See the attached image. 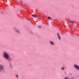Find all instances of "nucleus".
Returning a JSON list of instances; mask_svg holds the SVG:
<instances>
[{
    "label": "nucleus",
    "instance_id": "nucleus-1",
    "mask_svg": "<svg viewBox=\"0 0 79 79\" xmlns=\"http://www.w3.org/2000/svg\"><path fill=\"white\" fill-rule=\"evenodd\" d=\"M3 56L6 60H10V54L6 52H4L3 53Z\"/></svg>",
    "mask_w": 79,
    "mask_h": 79
},
{
    "label": "nucleus",
    "instance_id": "nucleus-2",
    "mask_svg": "<svg viewBox=\"0 0 79 79\" xmlns=\"http://www.w3.org/2000/svg\"><path fill=\"white\" fill-rule=\"evenodd\" d=\"M74 67L76 69L79 70V65H77V64H74Z\"/></svg>",
    "mask_w": 79,
    "mask_h": 79
},
{
    "label": "nucleus",
    "instance_id": "nucleus-3",
    "mask_svg": "<svg viewBox=\"0 0 79 79\" xmlns=\"http://www.w3.org/2000/svg\"><path fill=\"white\" fill-rule=\"evenodd\" d=\"M4 69L3 65L2 64H0V72H1L2 70Z\"/></svg>",
    "mask_w": 79,
    "mask_h": 79
},
{
    "label": "nucleus",
    "instance_id": "nucleus-4",
    "mask_svg": "<svg viewBox=\"0 0 79 79\" xmlns=\"http://www.w3.org/2000/svg\"><path fill=\"white\" fill-rule=\"evenodd\" d=\"M49 42L51 45H55V43L53 41H50Z\"/></svg>",
    "mask_w": 79,
    "mask_h": 79
},
{
    "label": "nucleus",
    "instance_id": "nucleus-5",
    "mask_svg": "<svg viewBox=\"0 0 79 79\" xmlns=\"http://www.w3.org/2000/svg\"><path fill=\"white\" fill-rule=\"evenodd\" d=\"M15 32L17 34H19L20 33V31H19V30L16 29L15 30Z\"/></svg>",
    "mask_w": 79,
    "mask_h": 79
},
{
    "label": "nucleus",
    "instance_id": "nucleus-6",
    "mask_svg": "<svg viewBox=\"0 0 79 79\" xmlns=\"http://www.w3.org/2000/svg\"><path fill=\"white\" fill-rule=\"evenodd\" d=\"M31 16L34 17V18H38V16L34 14H32Z\"/></svg>",
    "mask_w": 79,
    "mask_h": 79
},
{
    "label": "nucleus",
    "instance_id": "nucleus-7",
    "mask_svg": "<svg viewBox=\"0 0 79 79\" xmlns=\"http://www.w3.org/2000/svg\"><path fill=\"white\" fill-rule=\"evenodd\" d=\"M57 35L58 36V38L59 39V40H61V37L60 36V35H59V33H57Z\"/></svg>",
    "mask_w": 79,
    "mask_h": 79
},
{
    "label": "nucleus",
    "instance_id": "nucleus-8",
    "mask_svg": "<svg viewBox=\"0 0 79 79\" xmlns=\"http://www.w3.org/2000/svg\"><path fill=\"white\" fill-rule=\"evenodd\" d=\"M15 77L17 79H18L19 78V75L18 74H16L15 75Z\"/></svg>",
    "mask_w": 79,
    "mask_h": 79
},
{
    "label": "nucleus",
    "instance_id": "nucleus-9",
    "mask_svg": "<svg viewBox=\"0 0 79 79\" xmlns=\"http://www.w3.org/2000/svg\"><path fill=\"white\" fill-rule=\"evenodd\" d=\"M61 69L62 70H64V67H63L61 68Z\"/></svg>",
    "mask_w": 79,
    "mask_h": 79
},
{
    "label": "nucleus",
    "instance_id": "nucleus-10",
    "mask_svg": "<svg viewBox=\"0 0 79 79\" xmlns=\"http://www.w3.org/2000/svg\"><path fill=\"white\" fill-rule=\"evenodd\" d=\"M47 18H48V19H52V18H51L50 17H47Z\"/></svg>",
    "mask_w": 79,
    "mask_h": 79
},
{
    "label": "nucleus",
    "instance_id": "nucleus-11",
    "mask_svg": "<svg viewBox=\"0 0 79 79\" xmlns=\"http://www.w3.org/2000/svg\"><path fill=\"white\" fill-rule=\"evenodd\" d=\"M70 22H71V23H74V22H73V21H72L71 20H70Z\"/></svg>",
    "mask_w": 79,
    "mask_h": 79
},
{
    "label": "nucleus",
    "instance_id": "nucleus-12",
    "mask_svg": "<svg viewBox=\"0 0 79 79\" xmlns=\"http://www.w3.org/2000/svg\"><path fill=\"white\" fill-rule=\"evenodd\" d=\"M38 27H39L40 28H41L42 27H41V26H39Z\"/></svg>",
    "mask_w": 79,
    "mask_h": 79
},
{
    "label": "nucleus",
    "instance_id": "nucleus-13",
    "mask_svg": "<svg viewBox=\"0 0 79 79\" xmlns=\"http://www.w3.org/2000/svg\"><path fill=\"white\" fill-rule=\"evenodd\" d=\"M28 20H29V21H30V22H31V20L30 19H28Z\"/></svg>",
    "mask_w": 79,
    "mask_h": 79
},
{
    "label": "nucleus",
    "instance_id": "nucleus-14",
    "mask_svg": "<svg viewBox=\"0 0 79 79\" xmlns=\"http://www.w3.org/2000/svg\"><path fill=\"white\" fill-rule=\"evenodd\" d=\"M64 79H68V78L67 77H65L64 78Z\"/></svg>",
    "mask_w": 79,
    "mask_h": 79
}]
</instances>
